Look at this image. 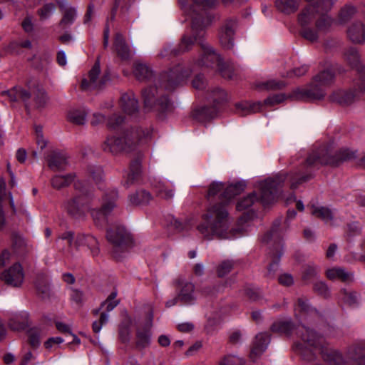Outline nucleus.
Listing matches in <instances>:
<instances>
[{"mask_svg":"<svg viewBox=\"0 0 365 365\" xmlns=\"http://www.w3.org/2000/svg\"><path fill=\"white\" fill-rule=\"evenodd\" d=\"M130 322L122 323L119 327V338L123 343H128L130 341Z\"/></svg>","mask_w":365,"mask_h":365,"instance_id":"0e129e2a","label":"nucleus"},{"mask_svg":"<svg viewBox=\"0 0 365 365\" xmlns=\"http://www.w3.org/2000/svg\"><path fill=\"white\" fill-rule=\"evenodd\" d=\"M327 277L331 280L340 279L343 282H349L353 280L352 273L346 272L341 267L329 269L326 272Z\"/></svg>","mask_w":365,"mask_h":365,"instance_id":"473e14b6","label":"nucleus"},{"mask_svg":"<svg viewBox=\"0 0 365 365\" xmlns=\"http://www.w3.org/2000/svg\"><path fill=\"white\" fill-rule=\"evenodd\" d=\"M334 77L335 74L331 70L322 71L313 77L312 82L307 88L294 89L289 97L293 101L322 100L326 96V88L334 82Z\"/></svg>","mask_w":365,"mask_h":365,"instance_id":"423d86ee","label":"nucleus"},{"mask_svg":"<svg viewBox=\"0 0 365 365\" xmlns=\"http://www.w3.org/2000/svg\"><path fill=\"white\" fill-rule=\"evenodd\" d=\"M117 292L113 291L108 295V298L101 303V307L106 305L107 312L112 311L115 307H117L119 304L120 300H115Z\"/></svg>","mask_w":365,"mask_h":365,"instance_id":"e2e57ef3","label":"nucleus"},{"mask_svg":"<svg viewBox=\"0 0 365 365\" xmlns=\"http://www.w3.org/2000/svg\"><path fill=\"white\" fill-rule=\"evenodd\" d=\"M113 47L117 55L123 61L129 60L131 57V51L127 44L125 38L120 33L115 35Z\"/></svg>","mask_w":365,"mask_h":365,"instance_id":"a878e982","label":"nucleus"},{"mask_svg":"<svg viewBox=\"0 0 365 365\" xmlns=\"http://www.w3.org/2000/svg\"><path fill=\"white\" fill-rule=\"evenodd\" d=\"M155 191L158 197L165 200H170L174 197V189L165 182H158L155 185Z\"/></svg>","mask_w":365,"mask_h":365,"instance_id":"e433bc0d","label":"nucleus"},{"mask_svg":"<svg viewBox=\"0 0 365 365\" xmlns=\"http://www.w3.org/2000/svg\"><path fill=\"white\" fill-rule=\"evenodd\" d=\"M209 100L212 101L217 106V105L227 101V95L224 90L220 88H216L211 91L209 96Z\"/></svg>","mask_w":365,"mask_h":365,"instance_id":"603ef678","label":"nucleus"},{"mask_svg":"<svg viewBox=\"0 0 365 365\" xmlns=\"http://www.w3.org/2000/svg\"><path fill=\"white\" fill-rule=\"evenodd\" d=\"M101 73V66L99 59H97L91 69L88 72V78H83L81 81V88L83 90H101L104 88L106 83L109 81L108 75L104 74L99 76Z\"/></svg>","mask_w":365,"mask_h":365,"instance_id":"9b49d317","label":"nucleus"},{"mask_svg":"<svg viewBox=\"0 0 365 365\" xmlns=\"http://www.w3.org/2000/svg\"><path fill=\"white\" fill-rule=\"evenodd\" d=\"M245 361L242 358L233 355H228L224 357L220 365H244Z\"/></svg>","mask_w":365,"mask_h":365,"instance_id":"774afa93","label":"nucleus"},{"mask_svg":"<svg viewBox=\"0 0 365 365\" xmlns=\"http://www.w3.org/2000/svg\"><path fill=\"white\" fill-rule=\"evenodd\" d=\"M350 355L357 365H365V342L356 344Z\"/></svg>","mask_w":365,"mask_h":365,"instance_id":"a18cd8bd","label":"nucleus"},{"mask_svg":"<svg viewBox=\"0 0 365 365\" xmlns=\"http://www.w3.org/2000/svg\"><path fill=\"white\" fill-rule=\"evenodd\" d=\"M234 267V262L232 260L222 261L217 267L216 272L219 277H223L229 274Z\"/></svg>","mask_w":365,"mask_h":365,"instance_id":"6e6d98bb","label":"nucleus"},{"mask_svg":"<svg viewBox=\"0 0 365 365\" xmlns=\"http://www.w3.org/2000/svg\"><path fill=\"white\" fill-rule=\"evenodd\" d=\"M106 239L113 245L112 255L116 259H119L132 245L130 233L121 225H115L108 228Z\"/></svg>","mask_w":365,"mask_h":365,"instance_id":"6e6552de","label":"nucleus"},{"mask_svg":"<svg viewBox=\"0 0 365 365\" xmlns=\"http://www.w3.org/2000/svg\"><path fill=\"white\" fill-rule=\"evenodd\" d=\"M365 92V76L354 80L353 88L350 90H336L329 96L332 102L341 106H348L354 102L356 98Z\"/></svg>","mask_w":365,"mask_h":365,"instance_id":"1a4fd4ad","label":"nucleus"},{"mask_svg":"<svg viewBox=\"0 0 365 365\" xmlns=\"http://www.w3.org/2000/svg\"><path fill=\"white\" fill-rule=\"evenodd\" d=\"M212 6H201L189 4L185 9L182 7L185 13L191 18V31L185 33L177 47L172 48L168 46L160 53L163 58L168 56H177L190 51L195 43H198L202 48V43L205 34V28L210 24L211 19L207 12V9Z\"/></svg>","mask_w":365,"mask_h":365,"instance_id":"7ed1b4c3","label":"nucleus"},{"mask_svg":"<svg viewBox=\"0 0 365 365\" xmlns=\"http://www.w3.org/2000/svg\"><path fill=\"white\" fill-rule=\"evenodd\" d=\"M295 329V325L292 320H279L274 322L270 329L274 333L290 336Z\"/></svg>","mask_w":365,"mask_h":365,"instance_id":"7c9ffc66","label":"nucleus"},{"mask_svg":"<svg viewBox=\"0 0 365 365\" xmlns=\"http://www.w3.org/2000/svg\"><path fill=\"white\" fill-rule=\"evenodd\" d=\"M151 332L150 329L143 328L138 329L136 331V347L143 349L148 347L150 344Z\"/></svg>","mask_w":365,"mask_h":365,"instance_id":"58836bf2","label":"nucleus"},{"mask_svg":"<svg viewBox=\"0 0 365 365\" xmlns=\"http://www.w3.org/2000/svg\"><path fill=\"white\" fill-rule=\"evenodd\" d=\"M342 302L349 307H354L358 304L359 294L354 291L341 289L340 291Z\"/></svg>","mask_w":365,"mask_h":365,"instance_id":"49530a36","label":"nucleus"},{"mask_svg":"<svg viewBox=\"0 0 365 365\" xmlns=\"http://www.w3.org/2000/svg\"><path fill=\"white\" fill-rule=\"evenodd\" d=\"M48 168L53 171H61L66 169L68 165L67 157L65 154L53 151L47 157Z\"/></svg>","mask_w":365,"mask_h":365,"instance_id":"b1692460","label":"nucleus"},{"mask_svg":"<svg viewBox=\"0 0 365 365\" xmlns=\"http://www.w3.org/2000/svg\"><path fill=\"white\" fill-rule=\"evenodd\" d=\"M217 113L218 109L215 105L203 106L194 110L193 117L200 122H206L215 118Z\"/></svg>","mask_w":365,"mask_h":365,"instance_id":"c756f323","label":"nucleus"},{"mask_svg":"<svg viewBox=\"0 0 365 365\" xmlns=\"http://www.w3.org/2000/svg\"><path fill=\"white\" fill-rule=\"evenodd\" d=\"M334 4L333 0H317L314 4H309L314 7V11L319 15L327 14Z\"/></svg>","mask_w":365,"mask_h":365,"instance_id":"3c124183","label":"nucleus"},{"mask_svg":"<svg viewBox=\"0 0 365 365\" xmlns=\"http://www.w3.org/2000/svg\"><path fill=\"white\" fill-rule=\"evenodd\" d=\"M32 93L34 102L37 108H43L46 106L48 98L44 89L38 85L33 84Z\"/></svg>","mask_w":365,"mask_h":365,"instance_id":"a19ab883","label":"nucleus"},{"mask_svg":"<svg viewBox=\"0 0 365 365\" xmlns=\"http://www.w3.org/2000/svg\"><path fill=\"white\" fill-rule=\"evenodd\" d=\"M218 69L221 76L224 78L229 80L233 79L237 72V68L235 67L233 63H223L222 61L219 63Z\"/></svg>","mask_w":365,"mask_h":365,"instance_id":"de8ad7c7","label":"nucleus"},{"mask_svg":"<svg viewBox=\"0 0 365 365\" xmlns=\"http://www.w3.org/2000/svg\"><path fill=\"white\" fill-rule=\"evenodd\" d=\"M142 159L143 155L141 153H138L137 156L130 161L129 172L123 181V185L125 188H128L132 185L138 182L140 180L142 173Z\"/></svg>","mask_w":365,"mask_h":365,"instance_id":"f3484780","label":"nucleus"},{"mask_svg":"<svg viewBox=\"0 0 365 365\" xmlns=\"http://www.w3.org/2000/svg\"><path fill=\"white\" fill-rule=\"evenodd\" d=\"M133 73L138 81H150L153 77L152 69L146 64L142 63H135Z\"/></svg>","mask_w":365,"mask_h":365,"instance_id":"72a5a7b5","label":"nucleus"},{"mask_svg":"<svg viewBox=\"0 0 365 365\" xmlns=\"http://www.w3.org/2000/svg\"><path fill=\"white\" fill-rule=\"evenodd\" d=\"M151 199V194L144 190L137 191L129 196L130 203L135 205L147 204Z\"/></svg>","mask_w":365,"mask_h":365,"instance_id":"c03bdc74","label":"nucleus"},{"mask_svg":"<svg viewBox=\"0 0 365 365\" xmlns=\"http://www.w3.org/2000/svg\"><path fill=\"white\" fill-rule=\"evenodd\" d=\"M347 36L354 43H363L365 41V27L362 22L355 21L347 29Z\"/></svg>","mask_w":365,"mask_h":365,"instance_id":"393cba45","label":"nucleus"},{"mask_svg":"<svg viewBox=\"0 0 365 365\" xmlns=\"http://www.w3.org/2000/svg\"><path fill=\"white\" fill-rule=\"evenodd\" d=\"M269 341L270 337L267 333H260L256 335L250 355L253 361L266 350Z\"/></svg>","mask_w":365,"mask_h":365,"instance_id":"aec40b11","label":"nucleus"},{"mask_svg":"<svg viewBox=\"0 0 365 365\" xmlns=\"http://www.w3.org/2000/svg\"><path fill=\"white\" fill-rule=\"evenodd\" d=\"M356 157V153L348 148L340 149L335 152L331 145H324L313 150L307 157L304 164L302 165L297 170L291 172L289 174L278 173L260 182L258 185L259 196L255 191L250 193L237 202L236 209L238 211L245 210L251 207L258 200L264 206L273 203L282 192L286 179L289 178L290 188L294 190L299 185L313 178L312 173L304 170L305 168L325 165L339 166L344 162L355 159Z\"/></svg>","mask_w":365,"mask_h":365,"instance_id":"f257e3e1","label":"nucleus"},{"mask_svg":"<svg viewBox=\"0 0 365 365\" xmlns=\"http://www.w3.org/2000/svg\"><path fill=\"white\" fill-rule=\"evenodd\" d=\"M334 21V19L328 14H322L316 20L315 27L319 32L327 33Z\"/></svg>","mask_w":365,"mask_h":365,"instance_id":"79ce46f5","label":"nucleus"},{"mask_svg":"<svg viewBox=\"0 0 365 365\" xmlns=\"http://www.w3.org/2000/svg\"><path fill=\"white\" fill-rule=\"evenodd\" d=\"M118 200V192L116 189H108L103 197V205L99 210H93L91 215L98 226H102L106 221L107 216L116 207V202Z\"/></svg>","mask_w":365,"mask_h":365,"instance_id":"9d476101","label":"nucleus"},{"mask_svg":"<svg viewBox=\"0 0 365 365\" xmlns=\"http://www.w3.org/2000/svg\"><path fill=\"white\" fill-rule=\"evenodd\" d=\"M202 52L197 61L200 66L212 68L215 65L218 66L221 63L220 56L207 43H202Z\"/></svg>","mask_w":365,"mask_h":365,"instance_id":"6ab92c4d","label":"nucleus"},{"mask_svg":"<svg viewBox=\"0 0 365 365\" xmlns=\"http://www.w3.org/2000/svg\"><path fill=\"white\" fill-rule=\"evenodd\" d=\"M299 0H275L276 8L280 12L289 14L295 12L299 7Z\"/></svg>","mask_w":365,"mask_h":365,"instance_id":"c9c22d12","label":"nucleus"},{"mask_svg":"<svg viewBox=\"0 0 365 365\" xmlns=\"http://www.w3.org/2000/svg\"><path fill=\"white\" fill-rule=\"evenodd\" d=\"M189 72L181 65L171 68L168 72L160 74L157 86H150L142 91V98L145 109L154 110L159 114H166L173 110V103L165 91H172L188 77Z\"/></svg>","mask_w":365,"mask_h":365,"instance_id":"f03ea898","label":"nucleus"},{"mask_svg":"<svg viewBox=\"0 0 365 365\" xmlns=\"http://www.w3.org/2000/svg\"><path fill=\"white\" fill-rule=\"evenodd\" d=\"M327 344L320 350L323 359L330 365H341L345 360L342 354L337 350L329 349Z\"/></svg>","mask_w":365,"mask_h":365,"instance_id":"cd10ccee","label":"nucleus"},{"mask_svg":"<svg viewBox=\"0 0 365 365\" xmlns=\"http://www.w3.org/2000/svg\"><path fill=\"white\" fill-rule=\"evenodd\" d=\"M245 181H240L235 184H231L224 187V191L221 195L222 200H229L235 196L240 195L246 187Z\"/></svg>","mask_w":365,"mask_h":365,"instance_id":"2f4dec72","label":"nucleus"},{"mask_svg":"<svg viewBox=\"0 0 365 365\" xmlns=\"http://www.w3.org/2000/svg\"><path fill=\"white\" fill-rule=\"evenodd\" d=\"M281 224V219H276L272 224V226L269 231H268L262 237L264 242L269 243L272 240H274V245L270 247L269 252V257L272 262L269 263L267 267V277L273 279L275 276L276 272L279 268V262L281 257L284 253L283 245L281 240V232L279 226Z\"/></svg>","mask_w":365,"mask_h":365,"instance_id":"0eeeda50","label":"nucleus"},{"mask_svg":"<svg viewBox=\"0 0 365 365\" xmlns=\"http://www.w3.org/2000/svg\"><path fill=\"white\" fill-rule=\"evenodd\" d=\"M237 21L235 19H227L222 26L220 34V42L225 49H232L234 46V35Z\"/></svg>","mask_w":365,"mask_h":365,"instance_id":"a211bd4d","label":"nucleus"},{"mask_svg":"<svg viewBox=\"0 0 365 365\" xmlns=\"http://www.w3.org/2000/svg\"><path fill=\"white\" fill-rule=\"evenodd\" d=\"M260 106V102L250 103L245 101L236 103V108L242 110V115H247L257 113V111L259 110Z\"/></svg>","mask_w":365,"mask_h":365,"instance_id":"09e8293b","label":"nucleus"},{"mask_svg":"<svg viewBox=\"0 0 365 365\" xmlns=\"http://www.w3.org/2000/svg\"><path fill=\"white\" fill-rule=\"evenodd\" d=\"M149 128H131L123 131L120 136L108 135L101 143V150L106 153L117 155L122 153H130L134 150L137 145L144 140L151 136Z\"/></svg>","mask_w":365,"mask_h":365,"instance_id":"39448f33","label":"nucleus"},{"mask_svg":"<svg viewBox=\"0 0 365 365\" xmlns=\"http://www.w3.org/2000/svg\"><path fill=\"white\" fill-rule=\"evenodd\" d=\"M13 252L18 257L26 256L31 250L26 240L17 232H12L11 235Z\"/></svg>","mask_w":365,"mask_h":365,"instance_id":"412c9836","label":"nucleus"},{"mask_svg":"<svg viewBox=\"0 0 365 365\" xmlns=\"http://www.w3.org/2000/svg\"><path fill=\"white\" fill-rule=\"evenodd\" d=\"M229 224L228 212L224 203L214 205L205 216V221L197 226L199 232L206 239L214 237L218 239H232L245 234L242 226H237L227 230Z\"/></svg>","mask_w":365,"mask_h":365,"instance_id":"20e7f679","label":"nucleus"},{"mask_svg":"<svg viewBox=\"0 0 365 365\" xmlns=\"http://www.w3.org/2000/svg\"><path fill=\"white\" fill-rule=\"evenodd\" d=\"M75 178L74 173H69L66 175H55L51 180V186L56 190L68 186Z\"/></svg>","mask_w":365,"mask_h":365,"instance_id":"4c0bfd02","label":"nucleus"},{"mask_svg":"<svg viewBox=\"0 0 365 365\" xmlns=\"http://www.w3.org/2000/svg\"><path fill=\"white\" fill-rule=\"evenodd\" d=\"M314 292L323 298H329L330 297V290L327 284L324 282H317L313 285Z\"/></svg>","mask_w":365,"mask_h":365,"instance_id":"13d9d810","label":"nucleus"},{"mask_svg":"<svg viewBox=\"0 0 365 365\" xmlns=\"http://www.w3.org/2000/svg\"><path fill=\"white\" fill-rule=\"evenodd\" d=\"M88 113L84 109H73L68 112V120L76 125H84Z\"/></svg>","mask_w":365,"mask_h":365,"instance_id":"37998d69","label":"nucleus"},{"mask_svg":"<svg viewBox=\"0 0 365 365\" xmlns=\"http://www.w3.org/2000/svg\"><path fill=\"white\" fill-rule=\"evenodd\" d=\"M28 89L22 87L15 86L11 90L1 92L2 96H7L11 101H21L25 104V108L29 110V102L33 96V84L26 83Z\"/></svg>","mask_w":365,"mask_h":365,"instance_id":"dca6fc26","label":"nucleus"},{"mask_svg":"<svg viewBox=\"0 0 365 365\" xmlns=\"http://www.w3.org/2000/svg\"><path fill=\"white\" fill-rule=\"evenodd\" d=\"M298 334L303 342L310 348L320 351L324 346L327 344L326 340L323 336L309 327L302 326L298 331Z\"/></svg>","mask_w":365,"mask_h":365,"instance_id":"4468645a","label":"nucleus"},{"mask_svg":"<svg viewBox=\"0 0 365 365\" xmlns=\"http://www.w3.org/2000/svg\"><path fill=\"white\" fill-rule=\"evenodd\" d=\"M9 327L13 331H22L28 327V314L26 313L12 317L9 322Z\"/></svg>","mask_w":365,"mask_h":365,"instance_id":"f704fd0d","label":"nucleus"},{"mask_svg":"<svg viewBox=\"0 0 365 365\" xmlns=\"http://www.w3.org/2000/svg\"><path fill=\"white\" fill-rule=\"evenodd\" d=\"M299 34L302 38L311 43L317 42L319 38V31H317V29H314L309 26H301Z\"/></svg>","mask_w":365,"mask_h":365,"instance_id":"8fccbe9b","label":"nucleus"},{"mask_svg":"<svg viewBox=\"0 0 365 365\" xmlns=\"http://www.w3.org/2000/svg\"><path fill=\"white\" fill-rule=\"evenodd\" d=\"M294 309L297 317H318L319 315L317 310L310 305L309 299L305 297H300L297 299Z\"/></svg>","mask_w":365,"mask_h":365,"instance_id":"4be33fe9","label":"nucleus"},{"mask_svg":"<svg viewBox=\"0 0 365 365\" xmlns=\"http://www.w3.org/2000/svg\"><path fill=\"white\" fill-rule=\"evenodd\" d=\"M0 279L9 286L13 287H21L24 279L22 266L19 263H15L1 273Z\"/></svg>","mask_w":365,"mask_h":365,"instance_id":"ddd939ff","label":"nucleus"},{"mask_svg":"<svg viewBox=\"0 0 365 365\" xmlns=\"http://www.w3.org/2000/svg\"><path fill=\"white\" fill-rule=\"evenodd\" d=\"M295 349L297 350L299 353V354L302 356L304 360H306L307 361H312L316 359V354L314 352L316 349L312 348H304V345L302 344H296Z\"/></svg>","mask_w":365,"mask_h":365,"instance_id":"864d4df0","label":"nucleus"},{"mask_svg":"<svg viewBox=\"0 0 365 365\" xmlns=\"http://www.w3.org/2000/svg\"><path fill=\"white\" fill-rule=\"evenodd\" d=\"M319 268L314 265H307L304 267L303 272V279L311 280L317 277L319 273Z\"/></svg>","mask_w":365,"mask_h":365,"instance_id":"69168bd1","label":"nucleus"},{"mask_svg":"<svg viewBox=\"0 0 365 365\" xmlns=\"http://www.w3.org/2000/svg\"><path fill=\"white\" fill-rule=\"evenodd\" d=\"M29 344L34 349L40 345V334L38 330L31 329L28 331Z\"/></svg>","mask_w":365,"mask_h":365,"instance_id":"338daca9","label":"nucleus"},{"mask_svg":"<svg viewBox=\"0 0 365 365\" xmlns=\"http://www.w3.org/2000/svg\"><path fill=\"white\" fill-rule=\"evenodd\" d=\"M356 13V9L352 6H346L341 9L339 14V21L340 24H344L348 21Z\"/></svg>","mask_w":365,"mask_h":365,"instance_id":"052dcab7","label":"nucleus"},{"mask_svg":"<svg viewBox=\"0 0 365 365\" xmlns=\"http://www.w3.org/2000/svg\"><path fill=\"white\" fill-rule=\"evenodd\" d=\"M74 245L76 248L80 246L86 245L91 250L93 257L98 256L100 253L99 243L98 240L92 235L85 234H78Z\"/></svg>","mask_w":365,"mask_h":365,"instance_id":"5701e85b","label":"nucleus"},{"mask_svg":"<svg viewBox=\"0 0 365 365\" xmlns=\"http://www.w3.org/2000/svg\"><path fill=\"white\" fill-rule=\"evenodd\" d=\"M68 214L75 219H80L85 216L88 209V199L83 195H78L68 200L64 204Z\"/></svg>","mask_w":365,"mask_h":365,"instance_id":"f8f14e48","label":"nucleus"},{"mask_svg":"<svg viewBox=\"0 0 365 365\" xmlns=\"http://www.w3.org/2000/svg\"><path fill=\"white\" fill-rule=\"evenodd\" d=\"M175 284L178 291V296L180 302L184 304H192L196 299L194 294L195 286L181 277H178L175 281Z\"/></svg>","mask_w":365,"mask_h":365,"instance_id":"2eb2a0df","label":"nucleus"},{"mask_svg":"<svg viewBox=\"0 0 365 365\" xmlns=\"http://www.w3.org/2000/svg\"><path fill=\"white\" fill-rule=\"evenodd\" d=\"M180 4L182 7H185V9L189 6V4H195L197 6H214L217 0H178Z\"/></svg>","mask_w":365,"mask_h":365,"instance_id":"bf43d9fd","label":"nucleus"},{"mask_svg":"<svg viewBox=\"0 0 365 365\" xmlns=\"http://www.w3.org/2000/svg\"><path fill=\"white\" fill-rule=\"evenodd\" d=\"M316 14H318L314 11V7L313 6L308 5L299 14L298 21L300 26H309L315 18Z\"/></svg>","mask_w":365,"mask_h":365,"instance_id":"ea45409f","label":"nucleus"},{"mask_svg":"<svg viewBox=\"0 0 365 365\" xmlns=\"http://www.w3.org/2000/svg\"><path fill=\"white\" fill-rule=\"evenodd\" d=\"M312 214L324 221H329L333 219V214L331 210L325 207H316L313 210Z\"/></svg>","mask_w":365,"mask_h":365,"instance_id":"680f3d73","label":"nucleus"},{"mask_svg":"<svg viewBox=\"0 0 365 365\" xmlns=\"http://www.w3.org/2000/svg\"><path fill=\"white\" fill-rule=\"evenodd\" d=\"M59 7L62 12V19L59 22V26L65 29L74 22L77 12L74 7L67 6L66 3H61Z\"/></svg>","mask_w":365,"mask_h":365,"instance_id":"c85d7f7f","label":"nucleus"},{"mask_svg":"<svg viewBox=\"0 0 365 365\" xmlns=\"http://www.w3.org/2000/svg\"><path fill=\"white\" fill-rule=\"evenodd\" d=\"M88 175L96 185H99L103 180V170L99 166H88Z\"/></svg>","mask_w":365,"mask_h":365,"instance_id":"5fc2aeb1","label":"nucleus"},{"mask_svg":"<svg viewBox=\"0 0 365 365\" xmlns=\"http://www.w3.org/2000/svg\"><path fill=\"white\" fill-rule=\"evenodd\" d=\"M120 100L123 110L127 114L133 115L138 111V101L132 91L123 94Z\"/></svg>","mask_w":365,"mask_h":365,"instance_id":"bb28decb","label":"nucleus"},{"mask_svg":"<svg viewBox=\"0 0 365 365\" xmlns=\"http://www.w3.org/2000/svg\"><path fill=\"white\" fill-rule=\"evenodd\" d=\"M36 292L42 299H48L51 296V289L48 283L38 281L36 283Z\"/></svg>","mask_w":365,"mask_h":365,"instance_id":"4d7b16f0","label":"nucleus"}]
</instances>
